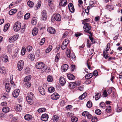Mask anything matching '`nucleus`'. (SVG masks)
Here are the masks:
<instances>
[{
  "instance_id": "nucleus-12",
  "label": "nucleus",
  "mask_w": 122,
  "mask_h": 122,
  "mask_svg": "<svg viewBox=\"0 0 122 122\" xmlns=\"http://www.w3.org/2000/svg\"><path fill=\"white\" fill-rule=\"evenodd\" d=\"M48 118V115L47 114H44L42 115L41 119L42 121L46 122L47 121Z\"/></svg>"
},
{
  "instance_id": "nucleus-1",
  "label": "nucleus",
  "mask_w": 122,
  "mask_h": 122,
  "mask_svg": "<svg viewBox=\"0 0 122 122\" xmlns=\"http://www.w3.org/2000/svg\"><path fill=\"white\" fill-rule=\"evenodd\" d=\"M28 96L26 98V100L28 102L30 105L33 103V101L32 98L33 97V94L32 92H30L28 94Z\"/></svg>"
},
{
  "instance_id": "nucleus-27",
  "label": "nucleus",
  "mask_w": 122,
  "mask_h": 122,
  "mask_svg": "<svg viewBox=\"0 0 122 122\" xmlns=\"http://www.w3.org/2000/svg\"><path fill=\"white\" fill-rule=\"evenodd\" d=\"M87 95V94L86 93H84L79 97V99L80 100H82L85 98Z\"/></svg>"
},
{
  "instance_id": "nucleus-28",
  "label": "nucleus",
  "mask_w": 122,
  "mask_h": 122,
  "mask_svg": "<svg viewBox=\"0 0 122 122\" xmlns=\"http://www.w3.org/2000/svg\"><path fill=\"white\" fill-rule=\"evenodd\" d=\"M101 96V94L100 93H97L95 96V99L96 100H97L99 99Z\"/></svg>"
},
{
  "instance_id": "nucleus-7",
  "label": "nucleus",
  "mask_w": 122,
  "mask_h": 122,
  "mask_svg": "<svg viewBox=\"0 0 122 122\" xmlns=\"http://www.w3.org/2000/svg\"><path fill=\"white\" fill-rule=\"evenodd\" d=\"M18 35H15L12 36H11L9 38V41L11 43L12 42L15 41L18 38Z\"/></svg>"
},
{
  "instance_id": "nucleus-21",
  "label": "nucleus",
  "mask_w": 122,
  "mask_h": 122,
  "mask_svg": "<svg viewBox=\"0 0 122 122\" xmlns=\"http://www.w3.org/2000/svg\"><path fill=\"white\" fill-rule=\"evenodd\" d=\"M32 118V116L29 114L26 115L24 117L25 119L27 120H30Z\"/></svg>"
},
{
  "instance_id": "nucleus-33",
  "label": "nucleus",
  "mask_w": 122,
  "mask_h": 122,
  "mask_svg": "<svg viewBox=\"0 0 122 122\" xmlns=\"http://www.w3.org/2000/svg\"><path fill=\"white\" fill-rule=\"evenodd\" d=\"M28 57V58L31 60H33L35 58V55L33 54H29Z\"/></svg>"
},
{
  "instance_id": "nucleus-53",
  "label": "nucleus",
  "mask_w": 122,
  "mask_h": 122,
  "mask_svg": "<svg viewBox=\"0 0 122 122\" xmlns=\"http://www.w3.org/2000/svg\"><path fill=\"white\" fill-rule=\"evenodd\" d=\"M108 96V94L107 93V92L106 90H105L103 94V97H106Z\"/></svg>"
},
{
  "instance_id": "nucleus-10",
  "label": "nucleus",
  "mask_w": 122,
  "mask_h": 122,
  "mask_svg": "<svg viewBox=\"0 0 122 122\" xmlns=\"http://www.w3.org/2000/svg\"><path fill=\"white\" fill-rule=\"evenodd\" d=\"M20 92V90L19 89L15 90L12 93V95L13 97L15 98H17Z\"/></svg>"
},
{
  "instance_id": "nucleus-61",
  "label": "nucleus",
  "mask_w": 122,
  "mask_h": 122,
  "mask_svg": "<svg viewBox=\"0 0 122 122\" xmlns=\"http://www.w3.org/2000/svg\"><path fill=\"white\" fill-rule=\"evenodd\" d=\"M107 53L105 52V51H103V56L106 59H107L108 57V55L106 54V53Z\"/></svg>"
},
{
  "instance_id": "nucleus-22",
  "label": "nucleus",
  "mask_w": 122,
  "mask_h": 122,
  "mask_svg": "<svg viewBox=\"0 0 122 122\" xmlns=\"http://www.w3.org/2000/svg\"><path fill=\"white\" fill-rule=\"evenodd\" d=\"M75 84L74 82H71L69 84V87L70 89H72L75 87Z\"/></svg>"
},
{
  "instance_id": "nucleus-31",
  "label": "nucleus",
  "mask_w": 122,
  "mask_h": 122,
  "mask_svg": "<svg viewBox=\"0 0 122 122\" xmlns=\"http://www.w3.org/2000/svg\"><path fill=\"white\" fill-rule=\"evenodd\" d=\"M2 59L4 62H6L8 60V57L6 55H5L3 56Z\"/></svg>"
},
{
  "instance_id": "nucleus-15",
  "label": "nucleus",
  "mask_w": 122,
  "mask_h": 122,
  "mask_svg": "<svg viewBox=\"0 0 122 122\" xmlns=\"http://www.w3.org/2000/svg\"><path fill=\"white\" fill-rule=\"evenodd\" d=\"M5 88L7 92H10L11 89V87L10 84L6 83L5 86Z\"/></svg>"
},
{
  "instance_id": "nucleus-64",
  "label": "nucleus",
  "mask_w": 122,
  "mask_h": 122,
  "mask_svg": "<svg viewBox=\"0 0 122 122\" xmlns=\"http://www.w3.org/2000/svg\"><path fill=\"white\" fill-rule=\"evenodd\" d=\"M36 55L38 56H39L40 55V53L39 50H37L36 52Z\"/></svg>"
},
{
  "instance_id": "nucleus-17",
  "label": "nucleus",
  "mask_w": 122,
  "mask_h": 122,
  "mask_svg": "<svg viewBox=\"0 0 122 122\" xmlns=\"http://www.w3.org/2000/svg\"><path fill=\"white\" fill-rule=\"evenodd\" d=\"M68 78L70 80H74L75 79V76L73 74H68L67 75Z\"/></svg>"
},
{
  "instance_id": "nucleus-41",
  "label": "nucleus",
  "mask_w": 122,
  "mask_h": 122,
  "mask_svg": "<svg viewBox=\"0 0 122 122\" xmlns=\"http://www.w3.org/2000/svg\"><path fill=\"white\" fill-rule=\"evenodd\" d=\"M66 83L65 79L61 76V86H63Z\"/></svg>"
},
{
  "instance_id": "nucleus-18",
  "label": "nucleus",
  "mask_w": 122,
  "mask_h": 122,
  "mask_svg": "<svg viewBox=\"0 0 122 122\" xmlns=\"http://www.w3.org/2000/svg\"><path fill=\"white\" fill-rule=\"evenodd\" d=\"M68 67V65L66 64H64L61 66V70H63V72L66 71Z\"/></svg>"
},
{
  "instance_id": "nucleus-4",
  "label": "nucleus",
  "mask_w": 122,
  "mask_h": 122,
  "mask_svg": "<svg viewBox=\"0 0 122 122\" xmlns=\"http://www.w3.org/2000/svg\"><path fill=\"white\" fill-rule=\"evenodd\" d=\"M71 51L69 49H67L66 51V55L67 57L69 58L71 57L72 60H74L76 57V56L74 53L71 54V56L70 54Z\"/></svg>"
},
{
  "instance_id": "nucleus-60",
  "label": "nucleus",
  "mask_w": 122,
  "mask_h": 122,
  "mask_svg": "<svg viewBox=\"0 0 122 122\" xmlns=\"http://www.w3.org/2000/svg\"><path fill=\"white\" fill-rule=\"evenodd\" d=\"M54 1V0H49L48 1V5L50 6V5L53 3Z\"/></svg>"
},
{
  "instance_id": "nucleus-58",
  "label": "nucleus",
  "mask_w": 122,
  "mask_h": 122,
  "mask_svg": "<svg viewBox=\"0 0 122 122\" xmlns=\"http://www.w3.org/2000/svg\"><path fill=\"white\" fill-rule=\"evenodd\" d=\"M90 21L89 19H85L83 20L82 23L83 24H86V22L89 21Z\"/></svg>"
},
{
  "instance_id": "nucleus-54",
  "label": "nucleus",
  "mask_w": 122,
  "mask_h": 122,
  "mask_svg": "<svg viewBox=\"0 0 122 122\" xmlns=\"http://www.w3.org/2000/svg\"><path fill=\"white\" fill-rule=\"evenodd\" d=\"M8 92L4 93L3 94V96L5 98H7L9 97V95L8 93Z\"/></svg>"
},
{
  "instance_id": "nucleus-44",
  "label": "nucleus",
  "mask_w": 122,
  "mask_h": 122,
  "mask_svg": "<svg viewBox=\"0 0 122 122\" xmlns=\"http://www.w3.org/2000/svg\"><path fill=\"white\" fill-rule=\"evenodd\" d=\"M71 120L72 122H76L78 120V118L75 117H73L71 118Z\"/></svg>"
},
{
  "instance_id": "nucleus-52",
  "label": "nucleus",
  "mask_w": 122,
  "mask_h": 122,
  "mask_svg": "<svg viewBox=\"0 0 122 122\" xmlns=\"http://www.w3.org/2000/svg\"><path fill=\"white\" fill-rule=\"evenodd\" d=\"M25 51H26V49L24 47H23L21 50V54L22 55H25Z\"/></svg>"
},
{
  "instance_id": "nucleus-40",
  "label": "nucleus",
  "mask_w": 122,
  "mask_h": 122,
  "mask_svg": "<svg viewBox=\"0 0 122 122\" xmlns=\"http://www.w3.org/2000/svg\"><path fill=\"white\" fill-rule=\"evenodd\" d=\"M52 48V46H50L46 50V53H47L50 51L51 50Z\"/></svg>"
},
{
  "instance_id": "nucleus-63",
  "label": "nucleus",
  "mask_w": 122,
  "mask_h": 122,
  "mask_svg": "<svg viewBox=\"0 0 122 122\" xmlns=\"http://www.w3.org/2000/svg\"><path fill=\"white\" fill-rule=\"evenodd\" d=\"M116 111L117 112H120L122 111V109L120 107H119L117 106Z\"/></svg>"
},
{
  "instance_id": "nucleus-42",
  "label": "nucleus",
  "mask_w": 122,
  "mask_h": 122,
  "mask_svg": "<svg viewBox=\"0 0 122 122\" xmlns=\"http://www.w3.org/2000/svg\"><path fill=\"white\" fill-rule=\"evenodd\" d=\"M60 54L59 53H57L56 54L55 58V62H57L58 61L59 58V57Z\"/></svg>"
},
{
  "instance_id": "nucleus-43",
  "label": "nucleus",
  "mask_w": 122,
  "mask_h": 122,
  "mask_svg": "<svg viewBox=\"0 0 122 122\" xmlns=\"http://www.w3.org/2000/svg\"><path fill=\"white\" fill-rule=\"evenodd\" d=\"M100 107L104 109L105 107V105L104 102H101L100 104Z\"/></svg>"
},
{
  "instance_id": "nucleus-19",
  "label": "nucleus",
  "mask_w": 122,
  "mask_h": 122,
  "mask_svg": "<svg viewBox=\"0 0 122 122\" xmlns=\"http://www.w3.org/2000/svg\"><path fill=\"white\" fill-rule=\"evenodd\" d=\"M38 30L36 28H34L32 32V35L34 36H36L38 33Z\"/></svg>"
},
{
  "instance_id": "nucleus-6",
  "label": "nucleus",
  "mask_w": 122,
  "mask_h": 122,
  "mask_svg": "<svg viewBox=\"0 0 122 122\" xmlns=\"http://www.w3.org/2000/svg\"><path fill=\"white\" fill-rule=\"evenodd\" d=\"M24 65V62L23 60L19 61L17 63V67L19 71H20L22 69Z\"/></svg>"
},
{
  "instance_id": "nucleus-5",
  "label": "nucleus",
  "mask_w": 122,
  "mask_h": 122,
  "mask_svg": "<svg viewBox=\"0 0 122 122\" xmlns=\"http://www.w3.org/2000/svg\"><path fill=\"white\" fill-rule=\"evenodd\" d=\"M21 26V23L17 21L14 25V29L15 31H18L20 30Z\"/></svg>"
},
{
  "instance_id": "nucleus-57",
  "label": "nucleus",
  "mask_w": 122,
  "mask_h": 122,
  "mask_svg": "<svg viewBox=\"0 0 122 122\" xmlns=\"http://www.w3.org/2000/svg\"><path fill=\"white\" fill-rule=\"evenodd\" d=\"M45 39L44 38H43L41 39V40L40 41V44L41 45H42L44 43L45 41Z\"/></svg>"
},
{
  "instance_id": "nucleus-30",
  "label": "nucleus",
  "mask_w": 122,
  "mask_h": 122,
  "mask_svg": "<svg viewBox=\"0 0 122 122\" xmlns=\"http://www.w3.org/2000/svg\"><path fill=\"white\" fill-rule=\"evenodd\" d=\"M9 108L7 107H4L2 109V111L4 112H9Z\"/></svg>"
},
{
  "instance_id": "nucleus-2",
  "label": "nucleus",
  "mask_w": 122,
  "mask_h": 122,
  "mask_svg": "<svg viewBox=\"0 0 122 122\" xmlns=\"http://www.w3.org/2000/svg\"><path fill=\"white\" fill-rule=\"evenodd\" d=\"M84 26L83 27L84 30L86 32L90 34V36H92V33L89 31L91 29V26L87 23H86V24H84Z\"/></svg>"
},
{
  "instance_id": "nucleus-46",
  "label": "nucleus",
  "mask_w": 122,
  "mask_h": 122,
  "mask_svg": "<svg viewBox=\"0 0 122 122\" xmlns=\"http://www.w3.org/2000/svg\"><path fill=\"white\" fill-rule=\"evenodd\" d=\"M46 110V108H40L38 110V112H44Z\"/></svg>"
},
{
  "instance_id": "nucleus-62",
  "label": "nucleus",
  "mask_w": 122,
  "mask_h": 122,
  "mask_svg": "<svg viewBox=\"0 0 122 122\" xmlns=\"http://www.w3.org/2000/svg\"><path fill=\"white\" fill-rule=\"evenodd\" d=\"M84 86H80L78 87L79 90L81 91H83L84 89Z\"/></svg>"
},
{
  "instance_id": "nucleus-34",
  "label": "nucleus",
  "mask_w": 122,
  "mask_h": 122,
  "mask_svg": "<svg viewBox=\"0 0 122 122\" xmlns=\"http://www.w3.org/2000/svg\"><path fill=\"white\" fill-rule=\"evenodd\" d=\"M67 3L66 0H61V6H65L67 5Z\"/></svg>"
},
{
  "instance_id": "nucleus-51",
  "label": "nucleus",
  "mask_w": 122,
  "mask_h": 122,
  "mask_svg": "<svg viewBox=\"0 0 122 122\" xmlns=\"http://www.w3.org/2000/svg\"><path fill=\"white\" fill-rule=\"evenodd\" d=\"M89 113L87 111L84 112L82 114V115L84 116H87L89 114Z\"/></svg>"
},
{
  "instance_id": "nucleus-29",
  "label": "nucleus",
  "mask_w": 122,
  "mask_h": 122,
  "mask_svg": "<svg viewBox=\"0 0 122 122\" xmlns=\"http://www.w3.org/2000/svg\"><path fill=\"white\" fill-rule=\"evenodd\" d=\"M106 112L107 113H109L111 111V107L110 106H106Z\"/></svg>"
},
{
  "instance_id": "nucleus-26",
  "label": "nucleus",
  "mask_w": 122,
  "mask_h": 122,
  "mask_svg": "<svg viewBox=\"0 0 122 122\" xmlns=\"http://www.w3.org/2000/svg\"><path fill=\"white\" fill-rule=\"evenodd\" d=\"M0 72L2 73H6L5 68L4 66H2L0 68Z\"/></svg>"
},
{
  "instance_id": "nucleus-9",
  "label": "nucleus",
  "mask_w": 122,
  "mask_h": 122,
  "mask_svg": "<svg viewBox=\"0 0 122 122\" xmlns=\"http://www.w3.org/2000/svg\"><path fill=\"white\" fill-rule=\"evenodd\" d=\"M59 95L57 93H55L51 96V97L53 100H57L59 97Z\"/></svg>"
},
{
  "instance_id": "nucleus-47",
  "label": "nucleus",
  "mask_w": 122,
  "mask_h": 122,
  "mask_svg": "<svg viewBox=\"0 0 122 122\" xmlns=\"http://www.w3.org/2000/svg\"><path fill=\"white\" fill-rule=\"evenodd\" d=\"M112 91V89L111 87H110L108 88L107 92L109 94H110Z\"/></svg>"
},
{
  "instance_id": "nucleus-56",
  "label": "nucleus",
  "mask_w": 122,
  "mask_h": 122,
  "mask_svg": "<svg viewBox=\"0 0 122 122\" xmlns=\"http://www.w3.org/2000/svg\"><path fill=\"white\" fill-rule=\"evenodd\" d=\"M25 84V86L27 88H29L31 86V84L29 82H26Z\"/></svg>"
},
{
  "instance_id": "nucleus-50",
  "label": "nucleus",
  "mask_w": 122,
  "mask_h": 122,
  "mask_svg": "<svg viewBox=\"0 0 122 122\" xmlns=\"http://www.w3.org/2000/svg\"><path fill=\"white\" fill-rule=\"evenodd\" d=\"M101 110L99 109H97L95 111V113L97 115H99L101 114Z\"/></svg>"
},
{
  "instance_id": "nucleus-13",
  "label": "nucleus",
  "mask_w": 122,
  "mask_h": 122,
  "mask_svg": "<svg viewBox=\"0 0 122 122\" xmlns=\"http://www.w3.org/2000/svg\"><path fill=\"white\" fill-rule=\"evenodd\" d=\"M54 18L57 21H60L61 20V16L60 14H58L52 18L51 20Z\"/></svg>"
},
{
  "instance_id": "nucleus-35",
  "label": "nucleus",
  "mask_w": 122,
  "mask_h": 122,
  "mask_svg": "<svg viewBox=\"0 0 122 122\" xmlns=\"http://www.w3.org/2000/svg\"><path fill=\"white\" fill-rule=\"evenodd\" d=\"M16 109L18 111L20 112L21 111L22 109V106L21 105L18 104L16 106Z\"/></svg>"
},
{
  "instance_id": "nucleus-8",
  "label": "nucleus",
  "mask_w": 122,
  "mask_h": 122,
  "mask_svg": "<svg viewBox=\"0 0 122 122\" xmlns=\"http://www.w3.org/2000/svg\"><path fill=\"white\" fill-rule=\"evenodd\" d=\"M42 19L43 20H46L47 18V15L46 10H43L42 13Z\"/></svg>"
},
{
  "instance_id": "nucleus-14",
  "label": "nucleus",
  "mask_w": 122,
  "mask_h": 122,
  "mask_svg": "<svg viewBox=\"0 0 122 122\" xmlns=\"http://www.w3.org/2000/svg\"><path fill=\"white\" fill-rule=\"evenodd\" d=\"M47 31L50 34H53L56 32L55 29L52 27H50L47 29Z\"/></svg>"
},
{
  "instance_id": "nucleus-32",
  "label": "nucleus",
  "mask_w": 122,
  "mask_h": 122,
  "mask_svg": "<svg viewBox=\"0 0 122 122\" xmlns=\"http://www.w3.org/2000/svg\"><path fill=\"white\" fill-rule=\"evenodd\" d=\"M32 49V48L31 46H27L25 49H26V51L29 52L31 51Z\"/></svg>"
},
{
  "instance_id": "nucleus-25",
  "label": "nucleus",
  "mask_w": 122,
  "mask_h": 122,
  "mask_svg": "<svg viewBox=\"0 0 122 122\" xmlns=\"http://www.w3.org/2000/svg\"><path fill=\"white\" fill-rule=\"evenodd\" d=\"M31 77V76H26L24 79V82H28V81L30 80Z\"/></svg>"
},
{
  "instance_id": "nucleus-11",
  "label": "nucleus",
  "mask_w": 122,
  "mask_h": 122,
  "mask_svg": "<svg viewBox=\"0 0 122 122\" xmlns=\"http://www.w3.org/2000/svg\"><path fill=\"white\" fill-rule=\"evenodd\" d=\"M68 7L69 10L71 12L73 13L74 12L75 9L72 3H69L68 5Z\"/></svg>"
},
{
  "instance_id": "nucleus-37",
  "label": "nucleus",
  "mask_w": 122,
  "mask_h": 122,
  "mask_svg": "<svg viewBox=\"0 0 122 122\" xmlns=\"http://www.w3.org/2000/svg\"><path fill=\"white\" fill-rule=\"evenodd\" d=\"M27 3L28 5L30 7H32L34 4L33 2L30 1H28Z\"/></svg>"
},
{
  "instance_id": "nucleus-49",
  "label": "nucleus",
  "mask_w": 122,
  "mask_h": 122,
  "mask_svg": "<svg viewBox=\"0 0 122 122\" xmlns=\"http://www.w3.org/2000/svg\"><path fill=\"white\" fill-rule=\"evenodd\" d=\"M36 20L35 18L32 19L31 21V23L32 25H34L36 24Z\"/></svg>"
},
{
  "instance_id": "nucleus-16",
  "label": "nucleus",
  "mask_w": 122,
  "mask_h": 122,
  "mask_svg": "<svg viewBox=\"0 0 122 122\" xmlns=\"http://www.w3.org/2000/svg\"><path fill=\"white\" fill-rule=\"evenodd\" d=\"M39 90L40 94L44 95L45 94V92L44 88L42 86H40L39 88Z\"/></svg>"
},
{
  "instance_id": "nucleus-23",
  "label": "nucleus",
  "mask_w": 122,
  "mask_h": 122,
  "mask_svg": "<svg viewBox=\"0 0 122 122\" xmlns=\"http://www.w3.org/2000/svg\"><path fill=\"white\" fill-rule=\"evenodd\" d=\"M93 76V74L92 73H90L86 74L85 75V78L87 79H89L91 78Z\"/></svg>"
},
{
  "instance_id": "nucleus-38",
  "label": "nucleus",
  "mask_w": 122,
  "mask_h": 122,
  "mask_svg": "<svg viewBox=\"0 0 122 122\" xmlns=\"http://www.w3.org/2000/svg\"><path fill=\"white\" fill-rule=\"evenodd\" d=\"M30 14L29 13H26L24 16V18L25 19H28L30 16Z\"/></svg>"
},
{
  "instance_id": "nucleus-20",
  "label": "nucleus",
  "mask_w": 122,
  "mask_h": 122,
  "mask_svg": "<svg viewBox=\"0 0 122 122\" xmlns=\"http://www.w3.org/2000/svg\"><path fill=\"white\" fill-rule=\"evenodd\" d=\"M59 120V117L56 115H55L52 118L51 120L54 122H57Z\"/></svg>"
},
{
  "instance_id": "nucleus-24",
  "label": "nucleus",
  "mask_w": 122,
  "mask_h": 122,
  "mask_svg": "<svg viewBox=\"0 0 122 122\" xmlns=\"http://www.w3.org/2000/svg\"><path fill=\"white\" fill-rule=\"evenodd\" d=\"M55 88L52 86L49 87L48 89V91L50 93L53 92L55 91Z\"/></svg>"
},
{
  "instance_id": "nucleus-45",
  "label": "nucleus",
  "mask_w": 122,
  "mask_h": 122,
  "mask_svg": "<svg viewBox=\"0 0 122 122\" xmlns=\"http://www.w3.org/2000/svg\"><path fill=\"white\" fill-rule=\"evenodd\" d=\"M86 106L88 107H91L92 106V103L91 101H88L87 103Z\"/></svg>"
},
{
  "instance_id": "nucleus-48",
  "label": "nucleus",
  "mask_w": 122,
  "mask_h": 122,
  "mask_svg": "<svg viewBox=\"0 0 122 122\" xmlns=\"http://www.w3.org/2000/svg\"><path fill=\"white\" fill-rule=\"evenodd\" d=\"M13 44H12L11 45H10L7 46V48L8 49V50L10 52L11 51V47H13Z\"/></svg>"
},
{
  "instance_id": "nucleus-59",
  "label": "nucleus",
  "mask_w": 122,
  "mask_h": 122,
  "mask_svg": "<svg viewBox=\"0 0 122 122\" xmlns=\"http://www.w3.org/2000/svg\"><path fill=\"white\" fill-rule=\"evenodd\" d=\"M67 46V43H66V44L64 45H62V44L61 45V49L63 50H64L66 48Z\"/></svg>"
},
{
  "instance_id": "nucleus-55",
  "label": "nucleus",
  "mask_w": 122,
  "mask_h": 122,
  "mask_svg": "<svg viewBox=\"0 0 122 122\" xmlns=\"http://www.w3.org/2000/svg\"><path fill=\"white\" fill-rule=\"evenodd\" d=\"M41 1H39V2L38 3H37V5H36V8H35L36 10H37L36 8L38 9V8H39L41 6Z\"/></svg>"
},
{
  "instance_id": "nucleus-3",
  "label": "nucleus",
  "mask_w": 122,
  "mask_h": 122,
  "mask_svg": "<svg viewBox=\"0 0 122 122\" xmlns=\"http://www.w3.org/2000/svg\"><path fill=\"white\" fill-rule=\"evenodd\" d=\"M36 67L38 69H43V70H45L46 69V67L44 66V64L42 62H38L36 64Z\"/></svg>"
},
{
  "instance_id": "nucleus-39",
  "label": "nucleus",
  "mask_w": 122,
  "mask_h": 122,
  "mask_svg": "<svg viewBox=\"0 0 122 122\" xmlns=\"http://www.w3.org/2000/svg\"><path fill=\"white\" fill-rule=\"evenodd\" d=\"M47 81L49 82H51L53 79L52 77L51 76H48L47 77Z\"/></svg>"
},
{
  "instance_id": "nucleus-36",
  "label": "nucleus",
  "mask_w": 122,
  "mask_h": 122,
  "mask_svg": "<svg viewBox=\"0 0 122 122\" xmlns=\"http://www.w3.org/2000/svg\"><path fill=\"white\" fill-rule=\"evenodd\" d=\"M10 26L9 23H7L5 26L3 30L4 31H6L8 29Z\"/></svg>"
}]
</instances>
